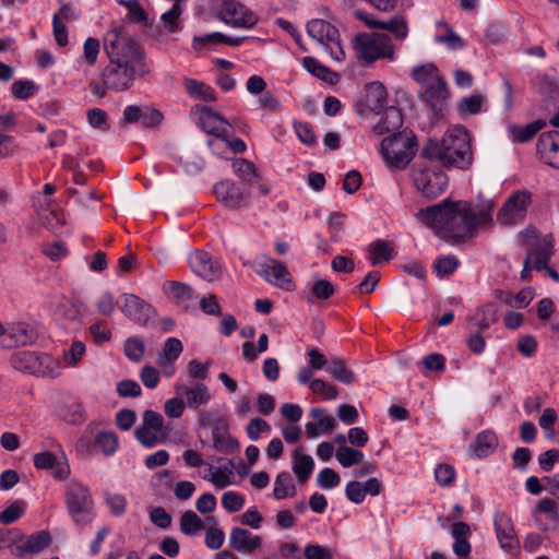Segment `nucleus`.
<instances>
[{
  "mask_svg": "<svg viewBox=\"0 0 559 559\" xmlns=\"http://www.w3.org/2000/svg\"><path fill=\"white\" fill-rule=\"evenodd\" d=\"M493 209V200H486L477 209H474L468 202L445 199L438 204L420 210L417 217L432 228L438 236L460 241L474 237L477 227L490 225Z\"/></svg>",
  "mask_w": 559,
  "mask_h": 559,
  "instance_id": "f257e3e1",
  "label": "nucleus"
},
{
  "mask_svg": "<svg viewBox=\"0 0 559 559\" xmlns=\"http://www.w3.org/2000/svg\"><path fill=\"white\" fill-rule=\"evenodd\" d=\"M109 63L102 72L104 85L111 91L130 88L136 76L147 72L144 52L123 26L110 28L103 37Z\"/></svg>",
  "mask_w": 559,
  "mask_h": 559,
  "instance_id": "f03ea898",
  "label": "nucleus"
},
{
  "mask_svg": "<svg viewBox=\"0 0 559 559\" xmlns=\"http://www.w3.org/2000/svg\"><path fill=\"white\" fill-rule=\"evenodd\" d=\"M420 157L429 162L439 160L443 166L465 170L473 163L471 136L462 126L449 129L440 141L427 140Z\"/></svg>",
  "mask_w": 559,
  "mask_h": 559,
  "instance_id": "7ed1b4c3",
  "label": "nucleus"
},
{
  "mask_svg": "<svg viewBox=\"0 0 559 559\" xmlns=\"http://www.w3.org/2000/svg\"><path fill=\"white\" fill-rule=\"evenodd\" d=\"M380 152L391 169H403L417 152V141L413 132H397L384 138Z\"/></svg>",
  "mask_w": 559,
  "mask_h": 559,
  "instance_id": "20e7f679",
  "label": "nucleus"
},
{
  "mask_svg": "<svg viewBox=\"0 0 559 559\" xmlns=\"http://www.w3.org/2000/svg\"><path fill=\"white\" fill-rule=\"evenodd\" d=\"M356 57L367 63L379 59L394 60L395 51L389 35L383 33H360L354 39Z\"/></svg>",
  "mask_w": 559,
  "mask_h": 559,
  "instance_id": "39448f33",
  "label": "nucleus"
},
{
  "mask_svg": "<svg viewBox=\"0 0 559 559\" xmlns=\"http://www.w3.org/2000/svg\"><path fill=\"white\" fill-rule=\"evenodd\" d=\"M66 506L69 515L79 526H84L95 518L94 500L87 486L79 481H70L66 491Z\"/></svg>",
  "mask_w": 559,
  "mask_h": 559,
  "instance_id": "423d86ee",
  "label": "nucleus"
},
{
  "mask_svg": "<svg viewBox=\"0 0 559 559\" xmlns=\"http://www.w3.org/2000/svg\"><path fill=\"white\" fill-rule=\"evenodd\" d=\"M428 159L413 166L412 177L416 189L426 198L441 195L448 187V176Z\"/></svg>",
  "mask_w": 559,
  "mask_h": 559,
  "instance_id": "0eeeda50",
  "label": "nucleus"
},
{
  "mask_svg": "<svg viewBox=\"0 0 559 559\" xmlns=\"http://www.w3.org/2000/svg\"><path fill=\"white\" fill-rule=\"evenodd\" d=\"M242 264L275 287L287 292L294 288L293 277L284 263L267 254L260 255L255 261H243Z\"/></svg>",
  "mask_w": 559,
  "mask_h": 559,
  "instance_id": "6e6552de",
  "label": "nucleus"
},
{
  "mask_svg": "<svg viewBox=\"0 0 559 559\" xmlns=\"http://www.w3.org/2000/svg\"><path fill=\"white\" fill-rule=\"evenodd\" d=\"M307 33L331 59L337 62L345 59V52L340 43V33L334 25L321 19H313L307 24Z\"/></svg>",
  "mask_w": 559,
  "mask_h": 559,
  "instance_id": "1a4fd4ad",
  "label": "nucleus"
},
{
  "mask_svg": "<svg viewBox=\"0 0 559 559\" xmlns=\"http://www.w3.org/2000/svg\"><path fill=\"white\" fill-rule=\"evenodd\" d=\"M10 362L16 370L36 374L55 376L57 362L47 354H37L31 350L16 352L11 356Z\"/></svg>",
  "mask_w": 559,
  "mask_h": 559,
  "instance_id": "9d476101",
  "label": "nucleus"
},
{
  "mask_svg": "<svg viewBox=\"0 0 559 559\" xmlns=\"http://www.w3.org/2000/svg\"><path fill=\"white\" fill-rule=\"evenodd\" d=\"M554 254L552 239L549 237L536 238L532 242H527V253L523 262L521 278L528 281L531 271H542L547 267V262Z\"/></svg>",
  "mask_w": 559,
  "mask_h": 559,
  "instance_id": "9b49d317",
  "label": "nucleus"
},
{
  "mask_svg": "<svg viewBox=\"0 0 559 559\" xmlns=\"http://www.w3.org/2000/svg\"><path fill=\"white\" fill-rule=\"evenodd\" d=\"M531 197V193L526 190L513 192L499 210L497 221L506 226L521 223L526 216Z\"/></svg>",
  "mask_w": 559,
  "mask_h": 559,
  "instance_id": "f8f14e48",
  "label": "nucleus"
},
{
  "mask_svg": "<svg viewBox=\"0 0 559 559\" xmlns=\"http://www.w3.org/2000/svg\"><path fill=\"white\" fill-rule=\"evenodd\" d=\"M218 16L224 23L236 28H252L259 21L252 10L236 0H224Z\"/></svg>",
  "mask_w": 559,
  "mask_h": 559,
  "instance_id": "ddd939ff",
  "label": "nucleus"
},
{
  "mask_svg": "<svg viewBox=\"0 0 559 559\" xmlns=\"http://www.w3.org/2000/svg\"><path fill=\"white\" fill-rule=\"evenodd\" d=\"M200 126L204 132L213 134L218 140H227L234 134L231 124L207 106L197 108Z\"/></svg>",
  "mask_w": 559,
  "mask_h": 559,
  "instance_id": "4468645a",
  "label": "nucleus"
},
{
  "mask_svg": "<svg viewBox=\"0 0 559 559\" xmlns=\"http://www.w3.org/2000/svg\"><path fill=\"white\" fill-rule=\"evenodd\" d=\"M493 526L500 547L509 554H514L520 549V540L516 536L511 518L502 511L493 515Z\"/></svg>",
  "mask_w": 559,
  "mask_h": 559,
  "instance_id": "2eb2a0df",
  "label": "nucleus"
},
{
  "mask_svg": "<svg viewBox=\"0 0 559 559\" xmlns=\"http://www.w3.org/2000/svg\"><path fill=\"white\" fill-rule=\"evenodd\" d=\"M189 264L194 274L213 282L222 274V264L214 259L209 252L195 250L189 255Z\"/></svg>",
  "mask_w": 559,
  "mask_h": 559,
  "instance_id": "dca6fc26",
  "label": "nucleus"
},
{
  "mask_svg": "<svg viewBox=\"0 0 559 559\" xmlns=\"http://www.w3.org/2000/svg\"><path fill=\"white\" fill-rule=\"evenodd\" d=\"M536 153L543 163L559 169V131L543 132L536 142Z\"/></svg>",
  "mask_w": 559,
  "mask_h": 559,
  "instance_id": "f3484780",
  "label": "nucleus"
},
{
  "mask_svg": "<svg viewBox=\"0 0 559 559\" xmlns=\"http://www.w3.org/2000/svg\"><path fill=\"white\" fill-rule=\"evenodd\" d=\"M2 344L5 347L25 346L32 344L37 338L34 328L24 322L11 323L3 326Z\"/></svg>",
  "mask_w": 559,
  "mask_h": 559,
  "instance_id": "a211bd4d",
  "label": "nucleus"
},
{
  "mask_svg": "<svg viewBox=\"0 0 559 559\" xmlns=\"http://www.w3.org/2000/svg\"><path fill=\"white\" fill-rule=\"evenodd\" d=\"M34 465L37 469L48 471L56 479H66L70 474V467L64 455L53 454L49 451L39 452L34 455Z\"/></svg>",
  "mask_w": 559,
  "mask_h": 559,
  "instance_id": "6ab92c4d",
  "label": "nucleus"
},
{
  "mask_svg": "<svg viewBox=\"0 0 559 559\" xmlns=\"http://www.w3.org/2000/svg\"><path fill=\"white\" fill-rule=\"evenodd\" d=\"M214 193L219 202L228 209H238L248 203L249 195L234 181L224 180L214 186Z\"/></svg>",
  "mask_w": 559,
  "mask_h": 559,
  "instance_id": "aec40b11",
  "label": "nucleus"
},
{
  "mask_svg": "<svg viewBox=\"0 0 559 559\" xmlns=\"http://www.w3.org/2000/svg\"><path fill=\"white\" fill-rule=\"evenodd\" d=\"M120 310L126 317L140 324H146L154 313L153 308L148 304L132 294L122 295Z\"/></svg>",
  "mask_w": 559,
  "mask_h": 559,
  "instance_id": "412c9836",
  "label": "nucleus"
},
{
  "mask_svg": "<svg viewBox=\"0 0 559 559\" xmlns=\"http://www.w3.org/2000/svg\"><path fill=\"white\" fill-rule=\"evenodd\" d=\"M533 515L536 523L545 532L555 531L559 526L558 504L552 499H540Z\"/></svg>",
  "mask_w": 559,
  "mask_h": 559,
  "instance_id": "4be33fe9",
  "label": "nucleus"
},
{
  "mask_svg": "<svg viewBox=\"0 0 559 559\" xmlns=\"http://www.w3.org/2000/svg\"><path fill=\"white\" fill-rule=\"evenodd\" d=\"M50 542V536L47 532H38L27 537L21 538L14 545L9 547L10 554L16 557L25 555H33L45 549Z\"/></svg>",
  "mask_w": 559,
  "mask_h": 559,
  "instance_id": "5701e85b",
  "label": "nucleus"
},
{
  "mask_svg": "<svg viewBox=\"0 0 559 559\" xmlns=\"http://www.w3.org/2000/svg\"><path fill=\"white\" fill-rule=\"evenodd\" d=\"M49 307L53 318L59 322L70 323L80 320L81 313L78 305L62 295L52 296Z\"/></svg>",
  "mask_w": 559,
  "mask_h": 559,
  "instance_id": "b1692460",
  "label": "nucleus"
},
{
  "mask_svg": "<svg viewBox=\"0 0 559 559\" xmlns=\"http://www.w3.org/2000/svg\"><path fill=\"white\" fill-rule=\"evenodd\" d=\"M262 544L259 535H252L248 530L235 526L229 534V546L238 552L249 554Z\"/></svg>",
  "mask_w": 559,
  "mask_h": 559,
  "instance_id": "393cba45",
  "label": "nucleus"
},
{
  "mask_svg": "<svg viewBox=\"0 0 559 559\" xmlns=\"http://www.w3.org/2000/svg\"><path fill=\"white\" fill-rule=\"evenodd\" d=\"M402 126V111L395 106H390L384 109L380 120L373 127V132L378 135H383L385 133L393 134L400 132L399 130Z\"/></svg>",
  "mask_w": 559,
  "mask_h": 559,
  "instance_id": "a878e982",
  "label": "nucleus"
},
{
  "mask_svg": "<svg viewBox=\"0 0 559 559\" xmlns=\"http://www.w3.org/2000/svg\"><path fill=\"white\" fill-rule=\"evenodd\" d=\"M361 20H365L366 24L369 27L380 28L389 31L393 34L394 38L397 40L405 39L408 34V26L406 20L401 15H395L392 19L386 21H378V20H367L361 14H359Z\"/></svg>",
  "mask_w": 559,
  "mask_h": 559,
  "instance_id": "bb28decb",
  "label": "nucleus"
},
{
  "mask_svg": "<svg viewBox=\"0 0 559 559\" xmlns=\"http://www.w3.org/2000/svg\"><path fill=\"white\" fill-rule=\"evenodd\" d=\"M310 415L316 418L317 421L306 424L305 429L308 438L312 439L334 429L335 420L332 416H325L324 408H312Z\"/></svg>",
  "mask_w": 559,
  "mask_h": 559,
  "instance_id": "cd10ccee",
  "label": "nucleus"
},
{
  "mask_svg": "<svg viewBox=\"0 0 559 559\" xmlns=\"http://www.w3.org/2000/svg\"><path fill=\"white\" fill-rule=\"evenodd\" d=\"M213 447L222 453H233L239 448V443L227 431V425L221 420L212 430Z\"/></svg>",
  "mask_w": 559,
  "mask_h": 559,
  "instance_id": "c85d7f7f",
  "label": "nucleus"
},
{
  "mask_svg": "<svg viewBox=\"0 0 559 559\" xmlns=\"http://www.w3.org/2000/svg\"><path fill=\"white\" fill-rule=\"evenodd\" d=\"M419 93L421 98L433 109H437L438 105L448 97L447 84L440 75L425 87H421Z\"/></svg>",
  "mask_w": 559,
  "mask_h": 559,
  "instance_id": "c756f323",
  "label": "nucleus"
},
{
  "mask_svg": "<svg viewBox=\"0 0 559 559\" xmlns=\"http://www.w3.org/2000/svg\"><path fill=\"white\" fill-rule=\"evenodd\" d=\"M178 392L186 396L187 405L191 409H197L211 400L207 386L200 382L195 383L194 386L182 385L178 388Z\"/></svg>",
  "mask_w": 559,
  "mask_h": 559,
  "instance_id": "7c9ffc66",
  "label": "nucleus"
},
{
  "mask_svg": "<svg viewBox=\"0 0 559 559\" xmlns=\"http://www.w3.org/2000/svg\"><path fill=\"white\" fill-rule=\"evenodd\" d=\"M369 261L372 265L388 263L393 258L394 246L391 241L377 239L368 246Z\"/></svg>",
  "mask_w": 559,
  "mask_h": 559,
  "instance_id": "2f4dec72",
  "label": "nucleus"
},
{
  "mask_svg": "<svg viewBox=\"0 0 559 559\" xmlns=\"http://www.w3.org/2000/svg\"><path fill=\"white\" fill-rule=\"evenodd\" d=\"M546 126V120L537 119L526 126L512 124L509 127V132L513 142L524 143L532 140Z\"/></svg>",
  "mask_w": 559,
  "mask_h": 559,
  "instance_id": "473e14b6",
  "label": "nucleus"
},
{
  "mask_svg": "<svg viewBox=\"0 0 559 559\" xmlns=\"http://www.w3.org/2000/svg\"><path fill=\"white\" fill-rule=\"evenodd\" d=\"M388 93L381 82H371L366 86V106L372 111H379L384 107Z\"/></svg>",
  "mask_w": 559,
  "mask_h": 559,
  "instance_id": "72a5a7b5",
  "label": "nucleus"
},
{
  "mask_svg": "<svg viewBox=\"0 0 559 559\" xmlns=\"http://www.w3.org/2000/svg\"><path fill=\"white\" fill-rule=\"evenodd\" d=\"M314 462L310 455L300 453L299 449L294 452L293 472L300 483H305L311 475Z\"/></svg>",
  "mask_w": 559,
  "mask_h": 559,
  "instance_id": "f704fd0d",
  "label": "nucleus"
},
{
  "mask_svg": "<svg viewBox=\"0 0 559 559\" xmlns=\"http://www.w3.org/2000/svg\"><path fill=\"white\" fill-rule=\"evenodd\" d=\"M185 88L188 95L194 99H202L204 102L216 100L214 90L203 82L193 79H186Z\"/></svg>",
  "mask_w": 559,
  "mask_h": 559,
  "instance_id": "c9c22d12",
  "label": "nucleus"
},
{
  "mask_svg": "<svg viewBox=\"0 0 559 559\" xmlns=\"http://www.w3.org/2000/svg\"><path fill=\"white\" fill-rule=\"evenodd\" d=\"M296 491L290 474L288 472H281L274 481V498L277 500L292 498L296 495Z\"/></svg>",
  "mask_w": 559,
  "mask_h": 559,
  "instance_id": "e433bc0d",
  "label": "nucleus"
},
{
  "mask_svg": "<svg viewBox=\"0 0 559 559\" xmlns=\"http://www.w3.org/2000/svg\"><path fill=\"white\" fill-rule=\"evenodd\" d=\"M326 372L336 381L345 384H352L355 380V373L346 367L343 359L334 358L326 367Z\"/></svg>",
  "mask_w": 559,
  "mask_h": 559,
  "instance_id": "4c0bfd02",
  "label": "nucleus"
},
{
  "mask_svg": "<svg viewBox=\"0 0 559 559\" xmlns=\"http://www.w3.org/2000/svg\"><path fill=\"white\" fill-rule=\"evenodd\" d=\"M497 320V309L493 304L483 306L477 313L471 318V321L479 329V331L487 330Z\"/></svg>",
  "mask_w": 559,
  "mask_h": 559,
  "instance_id": "58836bf2",
  "label": "nucleus"
},
{
  "mask_svg": "<svg viewBox=\"0 0 559 559\" xmlns=\"http://www.w3.org/2000/svg\"><path fill=\"white\" fill-rule=\"evenodd\" d=\"M497 437L491 431H483L477 435L474 452L478 457L488 456L497 447Z\"/></svg>",
  "mask_w": 559,
  "mask_h": 559,
  "instance_id": "ea45409f",
  "label": "nucleus"
},
{
  "mask_svg": "<svg viewBox=\"0 0 559 559\" xmlns=\"http://www.w3.org/2000/svg\"><path fill=\"white\" fill-rule=\"evenodd\" d=\"M302 64L307 71H309L312 75L317 76L318 79H320L324 82H328V83L335 82L336 73L331 71L325 66L321 64L313 57L304 58Z\"/></svg>",
  "mask_w": 559,
  "mask_h": 559,
  "instance_id": "a19ab883",
  "label": "nucleus"
},
{
  "mask_svg": "<svg viewBox=\"0 0 559 559\" xmlns=\"http://www.w3.org/2000/svg\"><path fill=\"white\" fill-rule=\"evenodd\" d=\"M59 416L62 420L71 425H79L84 420L83 407L76 401H70L59 408Z\"/></svg>",
  "mask_w": 559,
  "mask_h": 559,
  "instance_id": "79ce46f5",
  "label": "nucleus"
},
{
  "mask_svg": "<svg viewBox=\"0 0 559 559\" xmlns=\"http://www.w3.org/2000/svg\"><path fill=\"white\" fill-rule=\"evenodd\" d=\"M183 349L182 343L177 337H168L164 344L163 352L158 356V366H164V361L175 362Z\"/></svg>",
  "mask_w": 559,
  "mask_h": 559,
  "instance_id": "37998d69",
  "label": "nucleus"
},
{
  "mask_svg": "<svg viewBox=\"0 0 559 559\" xmlns=\"http://www.w3.org/2000/svg\"><path fill=\"white\" fill-rule=\"evenodd\" d=\"M164 289L170 294L177 302H186L193 298V290L188 284L169 281L164 285Z\"/></svg>",
  "mask_w": 559,
  "mask_h": 559,
  "instance_id": "c03bdc74",
  "label": "nucleus"
},
{
  "mask_svg": "<svg viewBox=\"0 0 559 559\" xmlns=\"http://www.w3.org/2000/svg\"><path fill=\"white\" fill-rule=\"evenodd\" d=\"M204 527L203 521L195 512L188 510L180 518V530L185 535L193 536Z\"/></svg>",
  "mask_w": 559,
  "mask_h": 559,
  "instance_id": "a18cd8bd",
  "label": "nucleus"
},
{
  "mask_svg": "<svg viewBox=\"0 0 559 559\" xmlns=\"http://www.w3.org/2000/svg\"><path fill=\"white\" fill-rule=\"evenodd\" d=\"M335 457L343 467L347 468L360 464L364 460V453L360 450L342 447L337 449Z\"/></svg>",
  "mask_w": 559,
  "mask_h": 559,
  "instance_id": "49530a36",
  "label": "nucleus"
},
{
  "mask_svg": "<svg viewBox=\"0 0 559 559\" xmlns=\"http://www.w3.org/2000/svg\"><path fill=\"white\" fill-rule=\"evenodd\" d=\"M182 13L181 1H175L170 9L160 15L164 27L174 33L179 29V17Z\"/></svg>",
  "mask_w": 559,
  "mask_h": 559,
  "instance_id": "de8ad7c7",
  "label": "nucleus"
},
{
  "mask_svg": "<svg viewBox=\"0 0 559 559\" xmlns=\"http://www.w3.org/2000/svg\"><path fill=\"white\" fill-rule=\"evenodd\" d=\"M485 98L479 93H474L467 97H463L459 103V112L461 115H476L480 111Z\"/></svg>",
  "mask_w": 559,
  "mask_h": 559,
  "instance_id": "09e8293b",
  "label": "nucleus"
},
{
  "mask_svg": "<svg viewBox=\"0 0 559 559\" xmlns=\"http://www.w3.org/2000/svg\"><path fill=\"white\" fill-rule=\"evenodd\" d=\"M310 292L311 295L307 298L309 302H313V298L326 300L335 293V287L328 280H318L312 284Z\"/></svg>",
  "mask_w": 559,
  "mask_h": 559,
  "instance_id": "8fccbe9b",
  "label": "nucleus"
},
{
  "mask_svg": "<svg viewBox=\"0 0 559 559\" xmlns=\"http://www.w3.org/2000/svg\"><path fill=\"white\" fill-rule=\"evenodd\" d=\"M234 173L245 182L251 183L258 178L257 169L252 163L240 158L233 163Z\"/></svg>",
  "mask_w": 559,
  "mask_h": 559,
  "instance_id": "3c124183",
  "label": "nucleus"
},
{
  "mask_svg": "<svg viewBox=\"0 0 559 559\" xmlns=\"http://www.w3.org/2000/svg\"><path fill=\"white\" fill-rule=\"evenodd\" d=\"M413 79L425 87L428 83L439 76V72L433 64H425L413 70Z\"/></svg>",
  "mask_w": 559,
  "mask_h": 559,
  "instance_id": "603ef678",
  "label": "nucleus"
},
{
  "mask_svg": "<svg viewBox=\"0 0 559 559\" xmlns=\"http://www.w3.org/2000/svg\"><path fill=\"white\" fill-rule=\"evenodd\" d=\"M124 355L131 361H140L144 355V343L140 337H129L123 346Z\"/></svg>",
  "mask_w": 559,
  "mask_h": 559,
  "instance_id": "864d4df0",
  "label": "nucleus"
},
{
  "mask_svg": "<svg viewBox=\"0 0 559 559\" xmlns=\"http://www.w3.org/2000/svg\"><path fill=\"white\" fill-rule=\"evenodd\" d=\"M121 5L128 10V19L133 23H146L147 16L138 0H119Z\"/></svg>",
  "mask_w": 559,
  "mask_h": 559,
  "instance_id": "5fc2aeb1",
  "label": "nucleus"
},
{
  "mask_svg": "<svg viewBox=\"0 0 559 559\" xmlns=\"http://www.w3.org/2000/svg\"><path fill=\"white\" fill-rule=\"evenodd\" d=\"M134 433L138 441L145 448H153L162 441L158 437L159 431H154L143 425L139 426Z\"/></svg>",
  "mask_w": 559,
  "mask_h": 559,
  "instance_id": "6e6d98bb",
  "label": "nucleus"
},
{
  "mask_svg": "<svg viewBox=\"0 0 559 559\" xmlns=\"http://www.w3.org/2000/svg\"><path fill=\"white\" fill-rule=\"evenodd\" d=\"M95 445H97L105 455L112 454L118 447V440L112 432H99L95 438Z\"/></svg>",
  "mask_w": 559,
  "mask_h": 559,
  "instance_id": "4d7b16f0",
  "label": "nucleus"
},
{
  "mask_svg": "<svg viewBox=\"0 0 559 559\" xmlns=\"http://www.w3.org/2000/svg\"><path fill=\"white\" fill-rule=\"evenodd\" d=\"M340 475L330 467H324L317 475V483L321 489L329 490L338 486Z\"/></svg>",
  "mask_w": 559,
  "mask_h": 559,
  "instance_id": "13d9d810",
  "label": "nucleus"
},
{
  "mask_svg": "<svg viewBox=\"0 0 559 559\" xmlns=\"http://www.w3.org/2000/svg\"><path fill=\"white\" fill-rule=\"evenodd\" d=\"M106 504L114 516H122L126 513L127 499L120 493H105Z\"/></svg>",
  "mask_w": 559,
  "mask_h": 559,
  "instance_id": "bf43d9fd",
  "label": "nucleus"
},
{
  "mask_svg": "<svg viewBox=\"0 0 559 559\" xmlns=\"http://www.w3.org/2000/svg\"><path fill=\"white\" fill-rule=\"evenodd\" d=\"M314 394H321L326 400H334L338 395L337 389L322 379H314L309 384Z\"/></svg>",
  "mask_w": 559,
  "mask_h": 559,
  "instance_id": "052dcab7",
  "label": "nucleus"
},
{
  "mask_svg": "<svg viewBox=\"0 0 559 559\" xmlns=\"http://www.w3.org/2000/svg\"><path fill=\"white\" fill-rule=\"evenodd\" d=\"M24 512L23 502L14 501L0 512V523L8 525L19 520Z\"/></svg>",
  "mask_w": 559,
  "mask_h": 559,
  "instance_id": "680f3d73",
  "label": "nucleus"
},
{
  "mask_svg": "<svg viewBox=\"0 0 559 559\" xmlns=\"http://www.w3.org/2000/svg\"><path fill=\"white\" fill-rule=\"evenodd\" d=\"M35 84L28 80H17L12 84V94L17 99H27L35 93Z\"/></svg>",
  "mask_w": 559,
  "mask_h": 559,
  "instance_id": "e2e57ef3",
  "label": "nucleus"
},
{
  "mask_svg": "<svg viewBox=\"0 0 559 559\" xmlns=\"http://www.w3.org/2000/svg\"><path fill=\"white\" fill-rule=\"evenodd\" d=\"M270 430L271 426L269 423L260 417L251 419L247 425V435L252 441L259 440L261 432H269Z\"/></svg>",
  "mask_w": 559,
  "mask_h": 559,
  "instance_id": "0e129e2a",
  "label": "nucleus"
},
{
  "mask_svg": "<svg viewBox=\"0 0 559 559\" xmlns=\"http://www.w3.org/2000/svg\"><path fill=\"white\" fill-rule=\"evenodd\" d=\"M233 471L230 467H219L211 474L209 480L217 488H225L231 484Z\"/></svg>",
  "mask_w": 559,
  "mask_h": 559,
  "instance_id": "69168bd1",
  "label": "nucleus"
},
{
  "mask_svg": "<svg viewBox=\"0 0 559 559\" xmlns=\"http://www.w3.org/2000/svg\"><path fill=\"white\" fill-rule=\"evenodd\" d=\"M243 503L245 498L235 491H227L222 497V506L229 512L239 511Z\"/></svg>",
  "mask_w": 559,
  "mask_h": 559,
  "instance_id": "338daca9",
  "label": "nucleus"
},
{
  "mask_svg": "<svg viewBox=\"0 0 559 559\" xmlns=\"http://www.w3.org/2000/svg\"><path fill=\"white\" fill-rule=\"evenodd\" d=\"M304 555L306 559H334L331 550L318 544L307 545Z\"/></svg>",
  "mask_w": 559,
  "mask_h": 559,
  "instance_id": "774afa93",
  "label": "nucleus"
}]
</instances>
